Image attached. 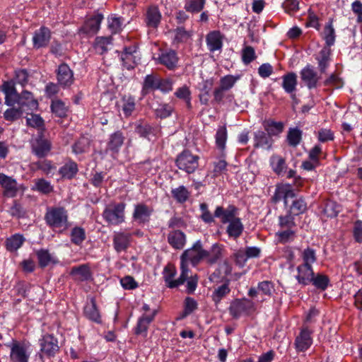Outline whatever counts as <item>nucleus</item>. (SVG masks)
Segmentation results:
<instances>
[{
    "instance_id": "1",
    "label": "nucleus",
    "mask_w": 362,
    "mask_h": 362,
    "mask_svg": "<svg viewBox=\"0 0 362 362\" xmlns=\"http://www.w3.org/2000/svg\"><path fill=\"white\" fill-rule=\"evenodd\" d=\"M238 209L229 205L226 208L217 206L214 211V216L218 218L223 224L228 223L226 232L229 238L234 240L238 239L243 233L244 226L238 216Z\"/></svg>"
},
{
    "instance_id": "2",
    "label": "nucleus",
    "mask_w": 362,
    "mask_h": 362,
    "mask_svg": "<svg viewBox=\"0 0 362 362\" xmlns=\"http://www.w3.org/2000/svg\"><path fill=\"white\" fill-rule=\"evenodd\" d=\"M45 220L48 226L59 232H63L69 227L68 213L63 207L48 208Z\"/></svg>"
},
{
    "instance_id": "3",
    "label": "nucleus",
    "mask_w": 362,
    "mask_h": 362,
    "mask_svg": "<svg viewBox=\"0 0 362 362\" xmlns=\"http://www.w3.org/2000/svg\"><path fill=\"white\" fill-rule=\"evenodd\" d=\"M125 209L124 202L111 203L105 208L103 218L108 224L118 226L125 221Z\"/></svg>"
},
{
    "instance_id": "4",
    "label": "nucleus",
    "mask_w": 362,
    "mask_h": 362,
    "mask_svg": "<svg viewBox=\"0 0 362 362\" xmlns=\"http://www.w3.org/2000/svg\"><path fill=\"white\" fill-rule=\"evenodd\" d=\"M188 273H189V269H187L183 264H180V276L177 279H175L177 274L176 269L174 265L169 264L163 269V278L168 288H174L184 284Z\"/></svg>"
},
{
    "instance_id": "5",
    "label": "nucleus",
    "mask_w": 362,
    "mask_h": 362,
    "mask_svg": "<svg viewBox=\"0 0 362 362\" xmlns=\"http://www.w3.org/2000/svg\"><path fill=\"white\" fill-rule=\"evenodd\" d=\"M209 252L202 248L200 241H197L190 249L186 250L180 257V264H183L187 269H189L188 262L193 265L198 264L202 259H205Z\"/></svg>"
},
{
    "instance_id": "6",
    "label": "nucleus",
    "mask_w": 362,
    "mask_h": 362,
    "mask_svg": "<svg viewBox=\"0 0 362 362\" xmlns=\"http://www.w3.org/2000/svg\"><path fill=\"white\" fill-rule=\"evenodd\" d=\"M199 157L189 151H183L176 159L177 168L188 174L194 173L199 166Z\"/></svg>"
},
{
    "instance_id": "7",
    "label": "nucleus",
    "mask_w": 362,
    "mask_h": 362,
    "mask_svg": "<svg viewBox=\"0 0 362 362\" xmlns=\"http://www.w3.org/2000/svg\"><path fill=\"white\" fill-rule=\"evenodd\" d=\"M32 153L38 158L46 157L52 149L51 141L44 136L42 131L30 141Z\"/></svg>"
},
{
    "instance_id": "8",
    "label": "nucleus",
    "mask_w": 362,
    "mask_h": 362,
    "mask_svg": "<svg viewBox=\"0 0 362 362\" xmlns=\"http://www.w3.org/2000/svg\"><path fill=\"white\" fill-rule=\"evenodd\" d=\"M153 213V208L144 202H138L134 205L132 220L139 225L149 223Z\"/></svg>"
},
{
    "instance_id": "9",
    "label": "nucleus",
    "mask_w": 362,
    "mask_h": 362,
    "mask_svg": "<svg viewBox=\"0 0 362 362\" xmlns=\"http://www.w3.org/2000/svg\"><path fill=\"white\" fill-rule=\"evenodd\" d=\"M8 346L11 349L9 356L11 362H28L30 352L24 344L13 341Z\"/></svg>"
},
{
    "instance_id": "10",
    "label": "nucleus",
    "mask_w": 362,
    "mask_h": 362,
    "mask_svg": "<svg viewBox=\"0 0 362 362\" xmlns=\"http://www.w3.org/2000/svg\"><path fill=\"white\" fill-rule=\"evenodd\" d=\"M252 301L247 298L236 299L233 301L229 308L230 314L235 318L240 317L243 314H247L253 310Z\"/></svg>"
},
{
    "instance_id": "11",
    "label": "nucleus",
    "mask_w": 362,
    "mask_h": 362,
    "mask_svg": "<svg viewBox=\"0 0 362 362\" xmlns=\"http://www.w3.org/2000/svg\"><path fill=\"white\" fill-rule=\"evenodd\" d=\"M40 351L47 356H54L59 351L58 340L52 334H45L39 340Z\"/></svg>"
},
{
    "instance_id": "12",
    "label": "nucleus",
    "mask_w": 362,
    "mask_h": 362,
    "mask_svg": "<svg viewBox=\"0 0 362 362\" xmlns=\"http://www.w3.org/2000/svg\"><path fill=\"white\" fill-rule=\"evenodd\" d=\"M302 81L309 88H316L320 76H318L314 67L310 64L305 66L300 72Z\"/></svg>"
},
{
    "instance_id": "13",
    "label": "nucleus",
    "mask_w": 362,
    "mask_h": 362,
    "mask_svg": "<svg viewBox=\"0 0 362 362\" xmlns=\"http://www.w3.org/2000/svg\"><path fill=\"white\" fill-rule=\"evenodd\" d=\"M0 185L4 189L3 195L6 197H15L19 190L17 181L4 173H0Z\"/></svg>"
},
{
    "instance_id": "14",
    "label": "nucleus",
    "mask_w": 362,
    "mask_h": 362,
    "mask_svg": "<svg viewBox=\"0 0 362 362\" xmlns=\"http://www.w3.org/2000/svg\"><path fill=\"white\" fill-rule=\"evenodd\" d=\"M51 31L45 26L36 30L33 35L32 41L35 49H40L47 47L51 40Z\"/></svg>"
},
{
    "instance_id": "15",
    "label": "nucleus",
    "mask_w": 362,
    "mask_h": 362,
    "mask_svg": "<svg viewBox=\"0 0 362 362\" xmlns=\"http://www.w3.org/2000/svg\"><path fill=\"white\" fill-rule=\"evenodd\" d=\"M1 90L5 95V104L8 106H13L19 103L20 94L17 92L13 81L4 82L1 86Z\"/></svg>"
},
{
    "instance_id": "16",
    "label": "nucleus",
    "mask_w": 362,
    "mask_h": 362,
    "mask_svg": "<svg viewBox=\"0 0 362 362\" xmlns=\"http://www.w3.org/2000/svg\"><path fill=\"white\" fill-rule=\"evenodd\" d=\"M132 235L125 232H115L112 238L114 249L117 253L126 251L130 245Z\"/></svg>"
},
{
    "instance_id": "17",
    "label": "nucleus",
    "mask_w": 362,
    "mask_h": 362,
    "mask_svg": "<svg viewBox=\"0 0 362 362\" xmlns=\"http://www.w3.org/2000/svg\"><path fill=\"white\" fill-rule=\"evenodd\" d=\"M58 83L63 88L69 87L74 82V74L66 64H60L57 72Z\"/></svg>"
},
{
    "instance_id": "18",
    "label": "nucleus",
    "mask_w": 362,
    "mask_h": 362,
    "mask_svg": "<svg viewBox=\"0 0 362 362\" xmlns=\"http://www.w3.org/2000/svg\"><path fill=\"white\" fill-rule=\"evenodd\" d=\"M296 194L290 184H282L276 186L272 199L274 202H278L284 199L285 205L288 204V199L294 198Z\"/></svg>"
},
{
    "instance_id": "19",
    "label": "nucleus",
    "mask_w": 362,
    "mask_h": 362,
    "mask_svg": "<svg viewBox=\"0 0 362 362\" xmlns=\"http://www.w3.org/2000/svg\"><path fill=\"white\" fill-rule=\"evenodd\" d=\"M254 147L255 148H262L264 150H271L274 143L272 138L265 132L258 130L254 133Z\"/></svg>"
},
{
    "instance_id": "20",
    "label": "nucleus",
    "mask_w": 362,
    "mask_h": 362,
    "mask_svg": "<svg viewBox=\"0 0 362 362\" xmlns=\"http://www.w3.org/2000/svg\"><path fill=\"white\" fill-rule=\"evenodd\" d=\"M156 64H162L168 69L173 70L177 66L178 57L177 53L172 49L162 52L159 57L155 59Z\"/></svg>"
},
{
    "instance_id": "21",
    "label": "nucleus",
    "mask_w": 362,
    "mask_h": 362,
    "mask_svg": "<svg viewBox=\"0 0 362 362\" xmlns=\"http://www.w3.org/2000/svg\"><path fill=\"white\" fill-rule=\"evenodd\" d=\"M223 35L218 30L209 32L206 36V42L208 49L214 52L220 51L223 47Z\"/></svg>"
},
{
    "instance_id": "22",
    "label": "nucleus",
    "mask_w": 362,
    "mask_h": 362,
    "mask_svg": "<svg viewBox=\"0 0 362 362\" xmlns=\"http://www.w3.org/2000/svg\"><path fill=\"white\" fill-rule=\"evenodd\" d=\"M157 310H153L150 314H144L138 320L135 328L136 334H143L144 337L147 334V330L151 322L154 320Z\"/></svg>"
},
{
    "instance_id": "23",
    "label": "nucleus",
    "mask_w": 362,
    "mask_h": 362,
    "mask_svg": "<svg viewBox=\"0 0 362 362\" xmlns=\"http://www.w3.org/2000/svg\"><path fill=\"white\" fill-rule=\"evenodd\" d=\"M313 344L311 332L308 329H303L295 340L298 351H306Z\"/></svg>"
},
{
    "instance_id": "24",
    "label": "nucleus",
    "mask_w": 362,
    "mask_h": 362,
    "mask_svg": "<svg viewBox=\"0 0 362 362\" xmlns=\"http://www.w3.org/2000/svg\"><path fill=\"white\" fill-rule=\"evenodd\" d=\"M298 274L296 279L298 282L303 285H308L311 283L314 272L312 265L300 264L297 267Z\"/></svg>"
},
{
    "instance_id": "25",
    "label": "nucleus",
    "mask_w": 362,
    "mask_h": 362,
    "mask_svg": "<svg viewBox=\"0 0 362 362\" xmlns=\"http://www.w3.org/2000/svg\"><path fill=\"white\" fill-rule=\"evenodd\" d=\"M70 275L75 281H86L91 279L92 273L88 264H84L72 267Z\"/></svg>"
},
{
    "instance_id": "26",
    "label": "nucleus",
    "mask_w": 362,
    "mask_h": 362,
    "mask_svg": "<svg viewBox=\"0 0 362 362\" xmlns=\"http://www.w3.org/2000/svg\"><path fill=\"white\" fill-rule=\"evenodd\" d=\"M83 313L86 317L89 320L98 324L101 323L100 313L94 298H91L90 300L86 304L83 308Z\"/></svg>"
},
{
    "instance_id": "27",
    "label": "nucleus",
    "mask_w": 362,
    "mask_h": 362,
    "mask_svg": "<svg viewBox=\"0 0 362 362\" xmlns=\"http://www.w3.org/2000/svg\"><path fill=\"white\" fill-rule=\"evenodd\" d=\"M331 52L332 50L329 47H324L315 57L317 61L318 69L321 74H325L329 66Z\"/></svg>"
},
{
    "instance_id": "28",
    "label": "nucleus",
    "mask_w": 362,
    "mask_h": 362,
    "mask_svg": "<svg viewBox=\"0 0 362 362\" xmlns=\"http://www.w3.org/2000/svg\"><path fill=\"white\" fill-rule=\"evenodd\" d=\"M18 101L19 107H21L24 110L25 108L26 110H37L38 107V103L37 100L34 98L33 93L27 90L23 91L20 94V98Z\"/></svg>"
},
{
    "instance_id": "29",
    "label": "nucleus",
    "mask_w": 362,
    "mask_h": 362,
    "mask_svg": "<svg viewBox=\"0 0 362 362\" xmlns=\"http://www.w3.org/2000/svg\"><path fill=\"white\" fill-rule=\"evenodd\" d=\"M103 19L102 14H97L90 18H88L84 23L81 30L88 34L96 33L100 27V23Z\"/></svg>"
},
{
    "instance_id": "30",
    "label": "nucleus",
    "mask_w": 362,
    "mask_h": 362,
    "mask_svg": "<svg viewBox=\"0 0 362 362\" xmlns=\"http://www.w3.org/2000/svg\"><path fill=\"white\" fill-rule=\"evenodd\" d=\"M124 136L122 132L117 131L111 134L107 144V150L113 153H118L124 144Z\"/></svg>"
},
{
    "instance_id": "31",
    "label": "nucleus",
    "mask_w": 362,
    "mask_h": 362,
    "mask_svg": "<svg viewBox=\"0 0 362 362\" xmlns=\"http://www.w3.org/2000/svg\"><path fill=\"white\" fill-rule=\"evenodd\" d=\"M168 242L173 248L180 250L185 245L186 237L181 230H173L168 233Z\"/></svg>"
},
{
    "instance_id": "32",
    "label": "nucleus",
    "mask_w": 362,
    "mask_h": 362,
    "mask_svg": "<svg viewBox=\"0 0 362 362\" xmlns=\"http://www.w3.org/2000/svg\"><path fill=\"white\" fill-rule=\"evenodd\" d=\"M136 52V47L135 46L126 47L124 48V52L121 55V59L123 62V66L127 69H132L134 67L136 62L134 60Z\"/></svg>"
},
{
    "instance_id": "33",
    "label": "nucleus",
    "mask_w": 362,
    "mask_h": 362,
    "mask_svg": "<svg viewBox=\"0 0 362 362\" xmlns=\"http://www.w3.org/2000/svg\"><path fill=\"white\" fill-rule=\"evenodd\" d=\"M161 19V14L158 7L150 6L146 11V23L148 27L156 28L158 26Z\"/></svg>"
},
{
    "instance_id": "34",
    "label": "nucleus",
    "mask_w": 362,
    "mask_h": 362,
    "mask_svg": "<svg viewBox=\"0 0 362 362\" xmlns=\"http://www.w3.org/2000/svg\"><path fill=\"white\" fill-rule=\"evenodd\" d=\"M297 75L290 72L282 76V88L286 93L293 94L296 90Z\"/></svg>"
},
{
    "instance_id": "35",
    "label": "nucleus",
    "mask_w": 362,
    "mask_h": 362,
    "mask_svg": "<svg viewBox=\"0 0 362 362\" xmlns=\"http://www.w3.org/2000/svg\"><path fill=\"white\" fill-rule=\"evenodd\" d=\"M230 292V288L229 287V281H227L226 283L223 284L221 286H218L214 288L211 298L212 300L214 302L216 305H218L222 299L227 296Z\"/></svg>"
},
{
    "instance_id": "36",
    "label": "nucleus",
    "mask_w": 362,
    "mask_h": 362,
    "mask_svg": "<svg viewBox=\"0 0 362 362\" xmlns=\"http://www.w3.org/2000/svg\"><path fill=\"white\" fill-rule=\"evenodd\" d=\"M263 127L265 132L271 136H279L284 129V124L281 122H275L272 119L263 122Z\"/></svg>"
},
{
    "instance_id": "37",
    "label": "nucleus",
    "mask_w": 362,
    "mask_h": 362,
    "mask_svg": "<svg viewBox=\"0 0 362 362\" xmlns=\"http://www.w3.org/2000/svg\"><path fill=\"white\" fill-rule=\"evenodd\" d=\"M159 78H160L156 74H148L146 76L141 90L142 95H146L149 91L157 90Z\"/></svg>"
},
{
    "instance_id": "38",
    "label": "nucleus",
    "mask_w": 362,
    "mask_h": 362,
    "mask_svg": "<svg viewBox=\"0 0 362 362\" xmlns=\"http://www.w3.org/2000/svg\"><path fill=\"white\" fill-rule=\"evenodd\" d=\"M269 162L272 169L276 175H280L286 172V160L281 156L279 155H273L271 156Z\"/></svg>"
},
{
    "instance_id": "39",
    "label": "nucleus",
    "mask_w": 362,
    "mask_h": 362,
    "mask_svg": "<svg viewBox=\"0 0 362 362\" xmlns=\"http://www.w3.org/2000/svg\"><path fill=\"white\" fill-rule=\"evenodd\" d=\"M78 165L76 163L71 160H69L63 166L59 168V174L65 178L71 179L78 173Z\"/></svg>"
},
{
    "instance_id": "40",
    "label": "nucleus",
    "mask_w": 362,
    "mask_h": 362,
    "mask_svg": "<svg viewBox=\"0 0 362 362\" xmlns=\"http://www.w3.org/2000/svg\"><path fill=\"white\" fill-rule=\"evenodd\" d=\"M171 194L173 199L179 204L186 202L190 197V192L184 185L173 188Z\"/></svg>"
},
{
    "instance_id": "41",
    "label": "nucleus",
    "mask_w": 362,
    "mask_h": 362,
    "mask_svg": "<svg viewBox=\"0 0 362 362\" xmlns=\"http://www.w3.org/2000/svg\"><path fill=\"white\" fill-rule=\"evenodd\" d=\"M86 238V230L80 226L74 227L70 232L71 242L80 246Z\"/></svg>"
},
{
    "instance_id": "42",
    "label": "nucleus",
    "mask_w": 362,
    "mask_h": 362,
    "mask_svg": "<svg viewBox=\"0 0 362 362\" xmlns=\"http://www.w3.org/2000/svg\"><path fill=\"white\" fill-rule=\"evenodd\" d=\"M24 241L25 238L22 235L14 234L7 238L6 241V249L10 252H16L23 245Z\"/></svg>"
},
{
    "instance_id": "43",
    "label": "nucleus",
    "mask_w": 362,
    "mask_h": 362,
    "mask_svg": "<svg viewBox=\"0 0 362 362\" xmlns=\"http://www.w3.org/2000/svg\"><path fill=\"white\" fill-rule=\"evenodd\" d=\"M173 42L175 43H185L187 42L192 37L193 32L192 30H187L183 27H178L174 31Z\"/></svg>"
},
{
    "instance_id": "44",
    "label": "nucleus",
    "mask_w": 362,
    "mask_h": 362,
    "mask_svg": "<svg viewBox=\"0 0 362 362\" xmlns=\"http://www.w3.org/2000/svg\"><path fill=\"white\" fill-rule=\"evenodd\" d=\"M90 141L86 137H81L72 145V152L76 155L82 154L89 151Z\"/></svg>"
},
{
    "instance_id": "45",
    "label": "nucleus",
    "mask_w": 362,
    "mask_h": 362,
    "mask_svg": "<svg viewBox=\"0 0 362 362\" xmlns=\"http://www.w3.org/2000/svg\"><path fill=\"white\" fill-rule=\"evenodd\" d=\"M122 110L125 117L132 115L135 110V98L131 95H124L122 98Z\"/></svg>"
},
{
    "instance_id": "46",
    "label": "nucleus",
    "mask_w": 362,
    "mask_h": 362,
    "mask_svg": "<svg viewBox=\"0 0 362 362\" xmlns=\"http://www.w3.org/2000/svg\"><path fill=\"white\" fill-rule=\"evenodd\" d=\"M307 209V204L303 197L296 198L293 201L288 212L293 216H298L303 214Z\"/></svg>"
},
{
    "instance_id": "47",
    "label": "nucleus",
    "mask_w": 362,
    "mask_h": 362,
    "mask_svg": "<svg viewBox=\"0 0 362 362\" xmlns=\"http://www.w3.org/2000/svg\"><path fill=\"white\" fill-rule=\"evenodd\" d=\"M276 240L280 243H287L293 241L296 238L294 229H281L276 233Z\"/></svg>"
},
{
    "instance_id": "48",
    "label": "nucleus",
    "mask_w": 362,
    "mask_h": 362,
    "mask_svg": "<svg viewBox=\"0 0 362 362\" xmlns=\"http://www.w3.org/2000/svg\"><path fill=\"white\" fill-rule=\"evenodd\" d=\"M111 44V37H98L95 39L94 48L98 54H103L108 50V46Z\"/></svg>"
},
{
    "instance_id": "49",
    "label": "nucleus",
    "mask_w": 362,
    "mask_h": 362,
    "mask_svg": "<svg viewBox=\"0 0 362 362\" xmlns=\"http://www.w3.org/2000/svg\"><path fill=\"white\" fill-rule=\"evenodd\" d=\"M206 0H185V9L192 13H197L202 11Z\"/></svg>"
},
{
    "instance_id": "50",
    "label": "nucleus",
    "mask_w": 362,
    "mask_h": 362,
    "mask_svg": "<svg viewBox=\"0 0 362 362\" xmlns=\"http://www.w3.org/2000/svg\"><path fill=\"white\" fill-rule=\"evenodd\" d=\"M292 214L287 212L284 216L279 217V226L281 229H294L296 226L295 218Z\"/></svg>"
},
{
    "instance_id": "51",
    "label": "nucleus",
    "mask_w": 362,
    "mask_h": 362,
    "mask_svg": "<svg viewBox=\"0 0 362 362\" xmlns=\"http://www.w3.org/2000/svg\"><path fill=\"white\" fill-rule=\"evenodd\" d=\"M302 139V131L298 128L290 129L287 134V141L289 146L296 147L301 141Z\"/></svg>"
},
{
    "instance_id": "52",
    "label": "nucleus",
    "mask_w": 362,
    "mask_h": 362,
    "mask_svg": "<svg viewBox=\"0 0 362 362\" xmlns=\"http://www.w3.org/2000/svg\"><path fill=\"white\" fill-rule=\"evenodd\" d=\"M174 94L177 98L185 100L189 109L192 107L191 91L188 86L185 85L178 88Z\"/></svg>"
},
{
    "instance_id": "53",
    "label": "nucleus",
    "mask_w": 362,
    "mask_h": 362,
    "mask_svg": "<svg viewBox=\"0 0 362 362\" xmlns=\"http://www.w3.org/2000/svg\"><path fill=\"white\" fill-rule=\"evenodd\" d=\"M209 252V255L205 257L206 261L209 264L216 263L222 255V248L218 243H215L211 246V248Z\"/></svg>"
},
{
    "instance_id": "54",
    "label": "nucleus",
    "mask_w": 362,
    "mask_h": 362,
    "mask_svg": "<svg viewBox=\"0 0 362 362\" xmlns=\"http://www.w3.org/2000/svg\"><path fill=\"white\" fill-rule=\"evenodd\" d=\"M335 31L332 23H327L324 29L323 39L325 41L326 46L330 48L335 42Z\"/></svg>"
},
{
    "instance_id": "55",
    "label": "nucleus",
    "mask_w": 362,
    "mask_h": 362,
    "mask_svg": "<svg viewBox=\"0 0 362 362\" xmlns=\"http://www.w3.org/2000/svg\"><path fill=\"white\" fill-rule=\"evenodd\" d=\"M33 189L38 191L42 194H49L53 191V187L50 182L41 178L35 180V185L33 187Z\"/></svg>"
},
{
    "instance_id": "56",
    "label": "nucleus",
    "mask_w": 362,
    "mask_h": 362,
    "mask_svg": "<svg viewBox=\"0 0 362 362\" xmlns=\"http://www.w3.org/2000/svg\"><path fill=\"white\" fill-rule=\"evenodd\" d=\"M240 79V76L236 75H226L223 77H221L220 79V86L221 90H225L226 91L231 89L235 83Z\"/></svg>"
},
{
    "instance_id": "57",
    "label": "nucleus",
    "mask_w": 362,
    "mask_h": 362,
    "mask_svg": "<svg viewBox=\"0 0 362 362\" xmlns=\"http://www.w3.org/2000/svg\"><path fill=\"white\" fill-rule=\"evenodd\" d=\"M26 123L31 127L38 129L39 132L44 131V120L39 115L30 114L26 118Z\"/></svg>"
},
{
    "instance_id": "58",
    "label": "nucleus",
    "mask_w": 362,
    "mask_h": 362,
    "mask_svg": "<svg viewBox=\"0 0 362 362\" xmlns=\"http://www.w3.org/2000/svg\"><path fill=\"white\" fill-rule=\"evenodd\" d=\"M227 140V129L225 126L219 127L216 133V144L221 151L225 149Z\"/></svg>"
},
{
    "instance_id": "59",
    "label": "nucleus",
    "mask_w": 362,
    "mask_h": 362,
    "mask_svg": "<svg viewBox=\"0 0 362 362\" xmlns=\"http://www.w3.org/2000/svg\"><path fill=\"white\" fill-rule=\"evenodd\" d=\"M136 132L141 137L149 139V136L153 134L154 128L148 123H138L135 128Z\"/></svg>"
},
{
    "instance_id": "60",
    "label": "nucleus",
    "mask_w": 362,
    "mask_h": 362,
    "mask_svg": "<svg viewBox=\"0 0 362 362\" xmlns=\"http://www.w3.org/2000/svg\"><path fill=\"white\" fill-rule=\"evenodd\" d=\"M300 257L303 261V264L307 265H312L317 259L315 250L310 247L304 249Z\"/></svg>"
},
{
    "instance_id": "61",
    "label": "nucleus",
    "mask_w": 362,
    "mask_h": 362,
    "mask_svg": "<svg viewBox=\"0 0 362 362\" xmlns=\"http://www.w3.org/2000/svg\"><path fill=\"white\" fill-rule=\"evenodd\" d=\"M51 109L52 112L59 117H64L66 115V107L65 104L59 100L52 101Z\"/></svg>"
},
{
    "instance_id": "62",
    "label": "nucleus",
    "mask_w": 362,
    "mask_h": 362,
    "mask_svg": "<svg viewBox=\"0 0 362 362\" xmlns=\"http://www.w3.org/2000/svg\"><path fill=\"white\" fill-rule=\"evenodd\" d=\"M311 282L316 288L324 291L327 288L329 279L327 276L318 274L313 276Z\"/></svg>"
},
{
    "instance_id": "63",
    "label": "nucleus",
    "mask_w": 362,
    "mask_h": 362,
    "mask_svg": "<svg viewBox=\"0 0 362 362\" xmlns=\"http://www.w3.org/2000/svg\"><path fill=\"white\" fill-rule=\"evenodd\" d=\"M23 110L21 107L8 109L4 113V119L9 122L17 120L22 116Z\"/></svg>"
},
{
    "instance_id": "64",
    "label": "nucleus",
    "mask_w": 362,
    "mask_h": 362,
    "mask_svg": "<svg viewBox=\"0 0 362 362\" xmlns=\"http://www.w3.org/2000/svg\"><path fill=\"white\" fill-rule=\"evenodd\" d=\"M173 110V107L170 104H160L156 109V115L158 117L161 119L167 118L171 115Z\"/></svg>"
}]
</instances>
